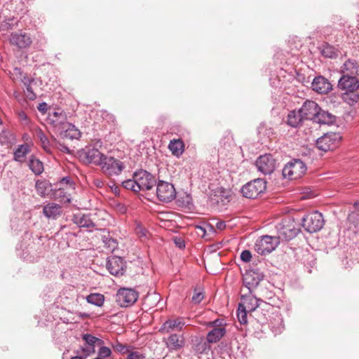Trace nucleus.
Masks as SVG:
<instances>
[{"label":"nucleus","instance_id":"nucleus-1","mask_svg":"<svg viewBox=\"0 0 359 359\" xmlns=\"http://www.w3.org/2000/svg\"><path fill=\"white\" fill-rule=\"evenodd\" d=\"M337 88L341 91L342 100L350 106L359 101V79L356 76L341 74Z\"/></svg>","mask_w":359,"mask_h":359},{"label":"nucleus","instance_id":"nucleus-2","mask_svg":"<svg viewBox=\"0 0 359 359\" xmlns=\"http://www.w3.org/2000/svg\"><path fill=\"white\" fill-rule=\"evenodd\" d=\"M276 230L277 237L280 241H288L293 239L300 231L294 219L290 216L284 217L276 225Z\"/></svg>","mask_w":359,"mask_h":359},{"label":"nucleus","instance_id":"nucleus-3","mask_svg":"<svg viewBox=\"0 0 359 359\" xmlns=\"http://www.w3.org/2000/svg\"><path fill=\"white\" fill-rule=\"evenodd\" d=\"M307 167L300 159H293L288 162L283 168L284 178L293 180L302 177L306 172Z\"/></svg>","mask_w":359,"mask_h":359},{"label":"nucleus","instance_id":"nucleus-4","mask_svg":"<svg viewBox=\"0 0 359 359\" xmlns=\"http://www.w3.org/2000/svg\"><path fill=\"white\" fill-rule=\"evenodd\" d=\"M266 181L264 179L257 178L252 180L241 189L243 196L248 198H256L265 192Z\"/></svg>","mask_w":359,"mask_h":359},{"label":"nucleus","instance_id":"nucleus-5","mask_svg":"<svg viewBox=\"0 0 359 359\" xmlns=\"http://www.w3.org/2000/svg\"><path fill=\"white\" fill-rule=\"evenodd\" d=\"M325 220L323 215L318 211H314L306 215L302 219L304 229L309 233L320 231L324 226Z\"/></svg>","mask_w":359,"mask_h":359},{"label":"nucleus","instance_id":"nucleus-6","mask_svg":"<svg viewBox=\"0 0 359 359\" xmlns=\"http://www.w3.org/2000/svg\"><path fill=\"white\" fill-rule=\"evenodd\" d=\"M100 167L104 174L107 176H112L120 175L125 168V165L120 160L105 155Z\"/></svg>","mask_w":359,"mask_h":359},{"label":"nucleus","instance_id":"nucleus-7","mask_svg":"<svg viewBox=\"0 0 359 359\" xmlns=\"http://www.w3.org/2000/svg\"><path fill=\"white\" fill-rule=\"evenodd\" d=\"M156 194L157 198L163 203H169L176 198V190L174 185L168 182L159 180L156 182Z\"/></svg>","mask_w":359,"mask_h":359},{"label":"nucleus","instance_id":"nucleus-8","mask_svg":"<svg viewBox=\"0 0 359 359\" xmlns=\"http://www.w3.org/2000/svg\"><path fill=\"white\" fill-rule=\"evenodd\" d=\"M280 242L277 236H263L257 240L255 244V250L258 254L265 255L273 251Z\"/></svg>","mask_w":359,"mask_h":359},{"label":"nucleus","instance_id":"nucleus-9","mask_svg":"<svg viewBox=\"0 0 359 359\" xmlns=\"http://www.w3.org/2000/svg\"><path fill=\"white\" fill-rule=\"evenodd\" d=\"M46 122L55 132L59 133L67 124V116L62 109H57L48 111Z\"/></svg>","mask_w":359,"mask_h":359},{"label":"nucleus","instance_id":"nucleus-10","mask_svg":"<svg viewBox=\"0 0 359 359\" xmlns=\"http://www.w3.org/2000/svg\"><path fill=\"white\" fill-rule=\"evenodd\" d=\"M139 191H149L156 185L155 177L147 170L140 169L133 173Z\"/></svg>","mask_w":359,"mask_h":359},{"label":"nucleus","instance_id":"nucleus-11","mask_svg":"<svg viewBox=\"0 0 359 359\" xmlns=\"http://www.w3.org/2000/svg\"><path fill=\"white\" fill-rule=\"evenodd\" d=\"M138 297L139 294L135 290L123 287L116 294V302L121 307H128L137 302Z\"/></svg>","mask_w":359,"mask_h":359},{"label":"nucleus","instance_id":"nucleus-12","mask_svg":"<svg viewBox=\"0 0 359 359\" xmlns=\"http://www.w3.org/2000/svg\"><path fill=\"white\" fill-rule=\"evenodd\" d=\"M263 278L264 274L259 269H250L243 275V285L250 293L259 285Z\"/></svg>","mask_w":359,"mask_h":359},{"label":"nucleus","instance_id":"nucleus-13","mask_svg":"<svg viewBox=\"0 0 359 359\" xmlns=\"http://www.w3.org/2000/svg\"><path fill=\"white\" fill-rule=\"evenodd\" d=\"M258 171L264 175H269L272 173L276 168V161L273 155L266 154L260 156L255 162Z\"/></svg>","mask_w":359,"mask_h":359},{"label":"nucleus","instance_id":"nucleus-14","mask_svg":"<svg viewBox=\"0 0 359 359\" xmlns=\"http://www.w3.org/2000/svg\"><path fill=\"white\" fill-rule=\"evenodd\" d=\"M106 266L111 275L122 276L126 271V262L123 259L118 256H112L107 259Z\"/></svg>","mask_w":359,"mask_h":359},{"label":"nucleus","instance_id":"nucleus-15","mask_svg":"<svg viewBox=\"0 0 359 359\" xmlns=\"http://www.w3.org/2000/svg\"><path fill=\"white\" fill-rule=\"evenodd\" d=\"M340 137L337 133H326L316 140V147L322 151L332 150L336 147V142Z\"/></svg>","mask_w":359,"mask_h":359},{"label":"nucleus","instance_id":"nucleus-16","mask_svg":"<svg viewBox=\"0 0 359 359\" xmlns=\"http://www.w3.org/2000/svg\"><path fill=\"white\" fill-rule=\"evenodd\" d=\"M9 42L18 49L29 48L32 43L29 34L25 32H12L9 37Z\"/></svg>","mask_w":359,"mask_h":359},{"label":"nucleus","instance_id":"nucleus-17","mask_svg":"<svg viewBox=\"0 0 359 359\" xmlns=\"http://www.w3.org/2000/svg\"><path fill=\"white\" fill-rule=\"evenodd\" d=\"M319 108L320 107L316 102L306 100L299 110L304 120H311L313 121L316 114H318Z\"/></svg>","mask_w":359,"mask_h":359},{"label":"nucleus","instance_id":"nucleus-18","mask_svg":"<svg viewBox=\"0 0 359 359\" xmlns=\"http://www.w3.org/2000/svg\"><path fill=\"white\" fill-rule=\"evenodd\" d=\"M311 88L319 94H327L332 90V85L325 77L318 76L313 79Z\"/></svg>","mask_w":359,"mask_h":359},{"label":"nucleus","instance_id":"nucleus-19","mask_svg":"<svg viewBox=\"0 0 359 359\" xmlns=\"http://www.w3.org/2000/svg\"><path fill=\"white\" fill-rule=\"evenodd\" d=\"M262 302L260 299H257L252 292H248L241 295V302L238 304L243 306L248 311H255L259 306V302Z\"/></svg>","mask_w":359,"mask_h":359},{"label":"nucleus","instance_id":"nucleus-20","mask_svg":"<svg viewBox=\"0 0 359 359\" xmlns=\"http://www.w3.org/2000/svg\"><path fill=\"white\" fill-rule=\"evenodd\" d=\"M85 157L89 163L100 166L105 155L95 147H88L85 151Z\"/></svg>","mask_w":359,"mask_h":359},{"label":"nucleus","instance_id":"nucleus-21","mask_svg":"<svg viewBox=\"0 0 359 359\" xmlns=\"http://www.w3.org/2000/svg\"><path fill=\"white\" fill-rule=\"evenodd\" d=\"M166 347L170 351H178L184 345V339L182 335L177 334H170L165 339Z\"/></svg>","mask_w":359,"mask_h":359},{"label":"nucleus","instance_id":"nucleus-22","mask_svg":"<svg viewBox=\"0 0 359 359\" xmlns=\"http://www.w3.org/2000/svg\"><path fill=\"white\" fill-rule=\"evenodd\" d=\"M72 222L80 228H95V224L90 219L89 215L83 213L74 214L72 217Z\"/></svg>","mask_w":359,"mask_h":359},{"label":"nucleus","instance_id":"nucleus-23","mask_svg":"<svg viewBox=\"0 0 359 359\" xmlns=\"http://www.w3.org/2000/svg\"><path fill=\"white\" fill-rule=\"evenodd\" d=\"M62 207L56 203H50L43 208V215L48 219H56L62 215Z\"/></svg>","mask_w":359,"mask_h":359},{"label":"nucleus","instance_id":"nucleus-24","mask_svg":"<svg viewBox=\"0 0 359 359\" xmlns=\"http://www.w3.org/2000/svg\"><path fill=\"white\" fill-rule=\"evenodd\" d=\"M58 134L62 139L69 140L79 139L81 136L79 130L69 122Z\"/></svg>","mask_w":359,"mask_h":359},{"label":"nucleus","instance_id":"nucleus-25","mask_svg":"<svg viewBox=\"0 0 359 359\" xmlns=\"http://www.w3.org/2000/svg\"><path fill=\"white\" fill-rule=\"evenodd\" d=\"M336 121V117L327 111H325L319 108L318 110V114H316L313 122L324 124V125H332Z\"/></svg>","mask_w":359,"mask_h":359},{"label":"nucleus","instance_id":"nucleus-26","mask_svg":"<svg viewBox=\"0 0 359 359\" xmlns=\"http://www.w3.org/2000/svg\"><path fill=\"white\" fill-rule=\"evenodd\" d=\"M210 344L206 338L200 337L196 339L192 348L197 354H208L211 348Z\"/></svg>","mask_w":359,"mask_h":359},{"label":"nucleus","instance_id":"nucleus-27","mask_svg":"<svg viewBox=\"0 0 359 359\" xmlns=\"http://www.w3.org/2000/svg\"><path fill=\"white\" fill-rule=\"evenodd\" d=\"M21 81L25 88V93L27 98L29 100H34L36 98V95L32 89V86L36 84V80L33 78L24 76L21 79Z\"/></svg>","mask_w":359,"mask_h":359},{"label":"nucleus","instance_id":"nucleus-28","mask_svg":"<svg viewBox=\"0 0 359 359\" xmlns=\"http://www.w3.org/2000/svg\"><path fill=\"white\" fill-rule=\"evenodd\" d=\"M225 327H215L207 334L206 339L210 344H215L219 341L226 334Z\"/></svg>","mask_w":359,"mask_h":359},{"label":"nucleus","instance_id":"nucleus-29","mask_svg":"<svg viewBox=\"0 0 359 359\" xmlns=\"http://www.w3.org/2000/svg\"><path fill=\"white\" fill-rule=\"evenodd\" d=\"M229 195L224 188H218L214 191V194L210 196V200L213 203L219 205L225 204L226 201H229Z\"/></svg>","mask_w":359,"mask_h":359},{"label":"nucleus","instance_id":"nucleus-30","mask_svg":"<svg viewBox=\"0 0 359 359\" xmlns=\"http://www.w3.org/2000/svg\"><path fill=\"white\" fill-rule=\"evenodd\" d=\"M304 120V119L299 112V110H292L287 114V124L292 128H297L301 125Z\"/></svg>","mask_w":359,"mask_h":359},{"label":"nucleus","instance_id":"nucleus-31","mask_svg":"<svg viewBox=\"0 0 359 359\" xmlns=\"http://www.w3.org/2000/svg\"><path fill=\"white\" fill-rule=\"evenodd\" d=\"M30 152V147L27 144H23L15 150L13 160L19 163H23L26 156Z\"/></svg>","mask_w":359,"mask_h":359},{"label":"nucleus","instance_id":"nucleus-32","mask_svg":"<svg viewBox=\"0 0 359 359\" xmlns=\"http://www.w3.org/2000/svg\"><path fill=\"white\" fill-rule=\"evenodd\" d=\"M358 62L354 60L348 59L344 63L341 74L355 76L358 74Z\"/></svg>","mask_w":359,"mask_h":359},{"label":"nucleus","instance_id":"nucleus-33","mask_svg":"<svg viewBox=\"0 0 359 359\" xmlns=\"http://www.w3.org/2000/svg\"><path fill=\"white\" fill-rule=\"evenodd\" d=\"M36 190L39 196L45 197L52 191V185L47 180H37L35 184Z\"/></svg>","mask_w":359,"mask_h":359},{"label":"nucleus","instance_id":"nucleus-34","mask_svg":"<svg viewBox=\"0 0 359 359\" xmlns=\"http://www.w3.org/2000/svg\"><path fill=\"white\" fill-rule=\"evenodd\" d=\"M28 166L36 175H41L43 171V163L34 156H30Z\"/></svg>","mask_w":359,"mask_h":359},{"label":"nucleus","instance_id":"nucleus-35","mask_svg":"<svg viewBox=\"0 0 359 359\" xmlns=\"http://www.w3.org/2000/svg\"><path fill=\"white\" fill-rule=\"evenodd\" d=\"M168 149L174 156L179 157L184 151V143L180 140H172L169 143Z\"/></svg>","mask_w":359,"mask_h":359},{"label":"nucleus","instance_id":"nucleus-36","mask_svg":"<svg viewBox=\"0 0 359 359\" xmlns=\"http://www.w3.org/2000/svg\"><path fill=\"white\" fill-rule=\"evenodd\" d=\"M36 134L40 140L41 147H43V150L47 153H51V144L43 131L41 128H38L36 130Z\"/></svg>","mask_w":359,"mask_h":359},{"label":"nucleus","instance_id":"nucleus-37","mask_svg":"<svg viewBox=\"0 0 359 359\" xmlns=\"http://www.w3.org/2000/svg\"><path fill=\"white\" fill-rule=\"evenodd\" d=\"M19 20L13 17L6 18L0 22V29L3 31H9L18 27Z\"/></svg>","mask_w":359,"mask_h":359},{"label":"nucleus","instance_id":"nucleus-38","mask_svg":"<svg viewBox=\"0 0 359 359\" xmlns=\"http://www.w3.org/2000/svg\"><path fill=\"white\" fill-rule=\"evenodd\" d=\"M55 199L58 200L60 202L66 203L70 202V195L67 194L65 190V187H60L55 189L53 193Z\"/></svg>","mask_w":359,"mask_h":359},{"label":"nucleus","instance_id":"nucleus-39","mask_svg":"<svg viewBox=\"0 0 359 359\" xmlns=\"http://www.w3.org/2000/svg\"><path fill=\"white\" fill-rule=\"evenodd\" d=\"M86 301L89 304L101 306L104 304V297L100 293H92L86 297Z\"/></svg>","mask_w":359,"mask_h":359},{"label":"nucleus","instance_id":"nucleus-40","mask_svg":"<svg viewBox=\"0 0 359 359\" xmlns=\"http://www.w3.org/2000/svg\"><path fill=\"white\" fill-rule=\"evenodd\" d=\"M15 139V135L9 130H3L0 133V144L1 145L12 144Z\"/></svg>","mask_w":359,"mask_h":359},{"label":"nucleus","instance_id":"nucleus-41","mask_svg":"<svg viewBox=\"0 0 359 359\" xmlns=\"http://www.w3.org/2000/svg\"><path fill=\"white\" fill-rule=\"evenodd\" d=\"M258 134L262 137H271L273 135V128L265 123H261L257 128Z\"/></svg>","mask_w":359,"mask_h":359},{"label":"nucleus","instance_id":"nucleus-42","mask_svg":"<svg viewBox=\"0 0 359 359\" xmlns=\"http://www.w3.org/2000/svg\"><path fill=\"white\" fill-rule=\"evenodd\" d=\"M95 352V348L93 346H89L86 344H84L83 346L78 349L76 353L77 355H82L84 358H86L91 354Z\"/></svg>","mask_w":359,"mask_h":359},{"label":"nucleus","instance_id":"nucleus-43","mask_svg":"<svg viewBox=\"0 0 359 359\" xmlns=\"http://www.w3.org/2000/svg\"><path fill=\"white\" fill-rule=\"evenodd\" d=\"M83 339L85 344L93 346L95 348L96 344L102 345L103 341L96 337H94L90 334H85L83 335Z\"/></svg>","mask_w":359,"mask_h":359},{"label":"nucleus","instance_id":"nucleus-44","mask_svg":"<svg viewBox=\"0 0 359 359\" xmlns=\"http://www.w3.org/2000/svg\"><path fill=\"white\" fill-rule=\"evenodd\" d=\"M122 186L130 190L135 193L139 192L138 186L135 182V179L133 176L132 179H128L122 182Z\"/></svg>","mask_w":359,"mask_h":359},{"label":"nucleus","instance_id":"nucleus-45","mask_svg":"<svg viewBox=\"0 0 359 359\" xmlns=\"http://www.w3.org/2000/svg\"><path fill=\"white\" fill-rule=\"evenodd\" d=\"M177 330L175 320H166L160 329V332L169 333L171 331Z\"/></svg>","mask_w":359,"mask_h":359},{"label":"nucleus","instance_id":"nucleus-46","mask_svg":"<svg viewBox=\"0 0 359 359\" xmlns=\"http://www.w3.org/2000/svg\"><path fill=\"white\" fill-rule=\"evenodd\" d=\"M249 312L246 309L238 304L237 310V317L238 321L242 325H245L248 322L247 313Z\"/></svg>","mask_w":359,"mask_h":359},{"label":"nucleus","instance_id":"nucleus-47","mask_svg":"<svg viewBox=\"0 0 359 359\" xmlns=\"http://www.w3.org/2000/svg\"><path fill=\"white\" fill-rule=\"evenodd\" d=\"M102 240L104 243V246L107 248L109 250H114L117 246V243L116 240L109 237V235L102 236Z\"/></svg>","mask_w":359,"mask_h":359},{"label":"nucleus","instance_id":"nucleus-48","mask_svg":"<svg viewBox=\"0 0 359 359\" xmlns=\"http://www.w3.org/2000/svg\"><path fill=\"white\" fill-rule=\"evenodd\" d=\"M204 298V294L202 291H198L196 288L194 289V294L191 297V302L195 304H198L201 302V301Z\"/></svg>","mask_w":359,"mask_h":359},{"label":"nucleus","instance_id":"nucleus-49","mask_svg":"<svg viewBox=\"0 0 359 359\" xmlns=\"http://www.w3.org/2000/svg\"><path fill=\"white\" fill-rule=\"evenodd\" d=\"M112 347L117 352H119L121 353H129V347L124 344H121L118 341H116L114 344H113Z\"/></svg>","mask_w":359,"mask_h":359},{"label":"nucleus","instance_id":"nucleus-50","mask_svg":"<svg viewBox=\"0 0 359 359\" xmlns=\"http://www.w3.org/2000/svg\"><path fill=\"white\" fill-rule=\"evenodd\" d=\"M111 353V351L109 348L107 346H102L98 351V357L100 358H105L109 357Z\"/></svg>","mask_w":359,"mask_h":359},{"label":"nucleus","instance_id":"nucleus-51","mask_svg":"<svg viewBox=\"0 0 359 359\" xmlns=\"http://www.w3.org/2000/svg\"><path fill=\"white\" fill-rule=\"evenodd\" d=\"M19 120L25 125L28 126L30 123V119L24 111H19L17 113Z\"/></svg>","mask_w":359,"mask_h":359},{"label":"nucleus","instance_id":"nucleus-52","mask_svg":"<svg viewBox=\"0 0 359 359\" xmlns=\"http://www.w3.org/2000/svg\"><path fill=\"white\" fill-rule=\"evenodd\" d=\"M60 185L61 186L60 187H65V189L67 187H73L74 184L70 177H64L60 181Z\"/></svg>","mask_w":359,"mask_h":359},{"label":"nucleus","instance_id":"nucleus-53","mask_svg":"<svg viewBox=\"0 0 359 359\" xmlns=\"http://www.w3.org/2000/svg\"><path fill=\"white\" fill-rule=\"evenodd\" d=\"M225 323L222 319H216L213 321L209 322L208 324V327H224Z\"/></svg>","mask_w":359,"mask_h":359},{"label":"nucleus","instance_id":"nucleus-54","mask_svg":"<svg viewBox=\"0 0 359 359\" xmlns=\"http://www.w3.org/2000/svg\"><path fill=\"white\" fill-rule=\"evenodd\" d=\"M252 255L249 250H243L241 254V259L244 262H249L251 259Z\"/></svg>","mask_w":359,"mask_h":359},{"label":"nucleus","instance_id":"nucleus-55","mask_svg":"<svg viewBox=\"0 0 359 359\" xmlns=\"http://www.w3.org/2000/svg\"><path fill=\"white\" fill-rule=\"evenodd\" d=\"M144 356L138 351H131L129 353L127 359H144Z\"/></svg>","mask_w":359,"mask_h":359},{"label":"nucleus","instance_id":"nucleus-56","mask_svg":"<svg viewBox=\"0 0 359 359\" xmlns=\"http://www.w3.org/2000/svg\"><path fill=\"white\" fill-rule=\"evenodd\" d=\"M174 243L177 247L180 249H184L185 248L184 241L180 237H175L174 239Z\"/></svg>","mask_w":359,"mask_h":359},{"label":"nucleus","instance_id":"nucleus-57","mask_svg":"<svg viewBox=\"0 0 359 359\" xmlns=\"http://www.w3.org/2000/svg\"><path fill=\"white\" fill-rule=\"evenodd\" d=\"M284 329V326L280 323L278 327L274 325H271V330L274 333L275 335L278 334L283 332Z\"/></svg>","mask_w":359,"mask_h":359},{"label":"nucleus","instance_id":"nucleus-58","mask_svg":"<svg viewBox=\"0 0 359 359\" xmlns=\"http://www.w3.org/2000/svg\"><path fill=\"white\" fill-rule=\"evenodd\" d=\"M37 109L42 114H46L47 111H48V104L46 102H43L41 103H40L38 107H37Z\"/></svg>","mask_w":359,"mask_h":359},{"label":"nucleus","instance_id":"nucleus-59","mask_svg":"<svg viewBox=\"0 0 359 359\" xmlns=\"http://www.w3.org/2000/svg\"><path fill=\"white\" fill-rule=\"evenodd\" d=\"M93 184L97 188H102L104 186V181L102 178L94 177L93 179Z\"/></svg>","mask_w":359,"mask_h":359},{"label":"nucleus","instance_id":"nucleus-60","mask_svg":"<svg viewBox=\"0 0 359 359\" xmlns=\"http://www.w3.org/2000/svg\"><path fill=\"white\" fill-rule=\"evenodd\" d=\"M137 233L140 237H146L147 233V230L140 226L137 227Z\"/></svg>","mask_w":359,"mask_h":359},{"label":"nucleus","instance_id":"nucleus-61","mask_svg":"<svg viewBox=\"0 0 359 359\" xmlns=\"http://www.w3.org/2000/svg\"><path fill=\"white\" fill-rule=\"evenodd\" d=\"M176 322L177 330L181 331L185 325V323L181 319H175Z\"/></svg>","mask_w":359,"mask_h":359},{"label":"nucleus","instance_id":"nucleus-62","mask_svg":"<svg viewBox=\"0 0 359 359\" xmlns=\"http://www.w3.org/2000/svg\"><path fill=\"white\" fill-rule=\"evenodd\" d=\"M215 226L217 229H218L219 230H223L226 227V224L223 221H219L216 223Z\"/></svg>","mask_w":359,"mask_h":359},{"label":"nucleus","instance_id":"nucleus-63","mask_svg":"<svg viewBox=\"0 0 359 359\" xmlns=\"http://www.w3.org/2000/svg\"><path fill=\"white\" fill-rule=\"evenodd\" d=\"M60 150L63 152L69 154L70 152L69 149L65 144H60Z\"/></svg>","mask_w":359,"mask_h":359},{"label":"nucleus","instance_id":"nucleus-64","mask_svg":"<svg viewBox=\"0 0 359 359\" xmlns=\"http://www.w3.org/2000/svg\"><path fill=\"white\" fill-rule=\"evenodd\" d=\"M13 72H14V74H15V75H17V76H18V75H19V76H21V75H22V72L21 69H20V68H19V67H15V68L13 69Z\"/></svg>","mask_w":359,"mask_h":359}]
</instances>
